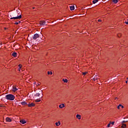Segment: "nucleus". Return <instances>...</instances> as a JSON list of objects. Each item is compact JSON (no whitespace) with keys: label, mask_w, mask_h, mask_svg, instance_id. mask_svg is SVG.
<instances>
[{"label":"nucleus","mask_w":128,"mask_h":128,"mask_svg":"<svg viewBox=\"0 0 128 128\" xmlns=\"http://www.w3.org/2000/svg\"><path fill=\"white\" fill-rule=\"evenodd\" d=\"M6 98L8 100H14V96L12 94L6 95Z\"/></svg>","instance_id":"obj_1"},{"label":"nucleus","mask_w":128,"mask_h":128,"mask_svg":"<svg viewBox=\"0 0 128 128\" xmlns=\"http://www.w3.org/2000/svg\"><path fill=\"white\" fill-rule=\"evenodd\" d=\"M42 94L41 98H42L44 96V94H42V90H40L39 92L36 93L35 94L34 96H40Z\"/></svg>","instance_id":"obj_2"},{"label":"nucleus","mask_w":128,"mask_h":128,"mask_svg":"<svg viewBox=\"0 0 128 128\" xmlns=\"http://www.w3.org/2000/svg\"><path fill=\"white\" fill-rule=\"evenodd\" d=\"M20 18H22V14L16 17L11 18L10 20H20Z\"/></svg>","instance_id":"obj_3"},{"label":"nucleus","mask_w":128,"mask_h":128,"mask_svg":"<svg viewBox=\"0 0 128 128\" xmlns=\"http://www.w3.org/2000/svg\"><path fill=\"white\" fill-rule=\"evenodd\" d=\"M39 24L40 26H46V22L44 20L40 21Z\"/></svg>","instance_id":"obj_4"},{"label":"nucleus","mask_w":128,"mask_h":128,"mask_svg":"<svg viewBox=\"0 0 128 128\" xmlns=\"http://www.w3.org/2000/svg\"><path fill=\"white\" fill-rule=\"evenodd\" d=\"M39 36H40V35H38V34H34L33 36V40H36V38H38Z\"/></svg>","instance_id":"obj_5"},{"label":"nucleus","mask_w":128,"mask_h":128,"mask_svg":"<svg viewBox=\"0 0 128 128\" xmlns=\"http://www.w3.org/2000/svg\"><path fill=\"white\" fill-rule=\"evenodd\" d=\"M20 122L22 124H26V122L24 119L20 120Z\"/></svg>","instance_id":"obj_6"},{"label":"nucleus","mask_w":128,"mask_h":128,"mask_svg":"<svg viewBox=\"0 0 128 128\" xmlns=\"http://www.w3.org/2000/svg\"><path fill=\"white\" fill-rule=\"evenodd\" d=\"M6 120L7 122H12V118L9 117H7L6 118Z\"/></svg>","instance_id":"obj_7"},{"label":"nucleus","mask_w":128,"mask_h":128,"mask_svg":"<svg viewBox=\"0 0 128 128\" xmlns=\"http://www.w3.org/2000/svg\"><path fill=\"white\" fill-rule=\"evenodd\" d=\"M18 90V88H16V86H13L12 88V92H16V90Z\"/></svg>","instance_id":"obj_8"},{"label":"nucleus","mask_w":128,"mask_h":128,"mask_svg":"<svg viewBox=\"0 0 128 128\" xmlns=\"http://www.w3.org/2000/svg\"><path fill=\"white\" fill-rule=\"evenodd\" d=\"M28 106L32 107V106H34L35 104L34 103L32 102L31 104H28Z\"/></svg>","instance_id":"obj_9"},{"label":"nucleus","mask_w":128,"mask_h":128,"mask_svg":"<svg viewBox=\"0 0 128 128\" xmlns=\"http://www.w3.org/2000/svg\"><path fill=\"white\" fill-rule=\"evenodd\" d=\"M76 118H78V120H80V118H82V116L80 114H77L76 115Z\"/></svg>","instance_id":"obj_10"},{"label":"nucleus","mask_w":128,"mask_h":128,"mask_svg":"<svg viewBox=\"0 0 128 128\" xmlns=\"http://www.w3.org/2000/svg\"><path fill=\"white\" fill-rule=\"evenodd\" d=\"M55 124L56 126H60V122L58 121V122H56Z\"/></svg>","instance_id":"obj_11"},{"label":"nucleus","mask_w":128,"mask_h":128,"mask_svg":"<svg viewBox=\"0 0 128 128\" xmlns=\"http://www.w3.org/2000/svg\"><path fill=\"white\" fill-rule=\"evenodd\" d=\"M66 106L64 105V104H60L59 105V108H64Z\"/></svg>","instance_id":"obj_12"},{"label":"nucleus","mask_w":128,"mask_h":128,"mask_svg":"<svg viewBox=\"0 0 128 128\" xmlns=\"http://www.w3.org/2000/svg\"><path fill=\"white\" fill-rule=\"evenodd\" d=\"M70 10H74V6H70Z\"/></svg>","instance_id":"obj_13"},{"label":"nucleus","mask_w":128,"mask_h":128,"mask_svg":"<svg viewBox=\"0 0 128 128\" xmlns=\"http://www.w3.org/2000/svg\"><path fill=\"white\" fill-rule=\"evenodd\" d=\"M16 54H18L16 52H14L12 54V56H14V58H16Z\"/></svg>","instance_id":"obj_14"},{"label":"nucleus","mask_w":128,"mask_h":128,"mask_svg":"<svg viewBox=\"0 0 128 128\" xmlns=\"http://www.w3.org/2000/svg\"><path fill=\"white\" fill-rule=\"evenodd\" d=\"M98 80V75H96L93 78V80L96 81Z\"/></svg>","instance_id":"obj_15"},{"label":"nucleus","mask_w":128,"mask_h":128,"mask_svg":"<svg viewBox=\"0 0 128 128\" xmlns=\"http://www.w3.org/2000/svg\"><path fill=\"white\" fill-rule=\"evenodd\" d=\"M21 104L22 106H24V104H28V103H26V102H21Z\"/></svg>","instance_id":"obj_16"},{"label":"nucleus","mask_w":128,"mask_h":128,"mask_svg":"<svg viewBox=\"0 0 128 128\" xmlns=\"http://www.w3.org/2000/svg\"><path fill=\"white\" fill-rule=\"evenodd\" d=\"M62 81L64 82H66V83H68V79H62Z\"/></svg>","instance_id":"obj_17"},{"label":"nucleus","mask_w":128,"mask_h":128,"mask_svg":"<svg viewBox=\"0 0 128 128\" xmlns=\"http://www.w3.org/2000/svg\"><path fill=\"white\" fill-rule=\"evenodd\" d=\"M34 100H35V102H40V99H36Z\"/></svg>","instance_id":"obj_18"},{"label":"nucleus","mask_w":128,"mask_h":128,"mask_svg":"<svg viewBox=\"0 0 128 128\" xmlns=\"http://www.w3.org/2000/svg\"><path fill=\"white\" fill-rule=\"evenodd\" d=\"M98 2V0H94L93 1H92V3L93 4H96V2Z\"/></svg>","instance_id":"obj_19"},{"label":"nucleus","mask_w":128,"mask_h":128,"mask_svg":"<svg viewBox=\"0 0 128 128\" xmlns=\"http://www.w3.org/2000/svg\"><path fill=\"white\" fill-rule=\"evenodd\" d=\"M126 124H122V126H121V128H126Z\"/></svg>","instance_id":"obj_20"},{"label":"nucleus","mask_w":128,"mask_h":128,"mask_svg":"<svg viewBox=\"0 0 128 128\" xmlns=\"http://www.w3.org/2000/svg\"><path fill=\"white\" fill-rule=\"evenodd\" d=\"M113 2H114V4H117L118 2V0H112Z\"/></svg>","instance_id":"obj_21"},{"label":"nucleus","mask_w":128,"mask_h":128,"mask_svg":"<svg viewBox=\"0 0 128 128\" xmlns=\"http://www.w3.org/2000/svg\"><path fill=\"white\" fill-rule=\"evenodd\" d=\"M18 66H19V68H19V72H20V68H22V64H20L18 65Z\"/></svg>","instance_id":"obj_22"},{"label":"nucleus","mask_w":128,"mask_h":128,"mask_svg":"<svg viewBox=\"0 0 128 128\" xmlns=\"http://www.w3.org/2000/svg\"><path fill=\"white\" fill-rule=\"evenodd\" d=\"M122 106V104H119V105L117 106L118 109V110H120V106Z\"/></svg>","instance_id":"obj_23"},{"label":"nucleus","mask_w":128,"mask_h":128,"mask_svg":"<svg viewBox=\"0 0 128 128\" xmlns=\"http://www.w3.org/2000/svg\"><path fill=\"white\" fill-rule=\"evenodd\" d=\"M48 74H52V72H48Z\"/></svg>","instance_id":"obj_24"},{"label":"nucleus","mask_w":128,"mask_h":128,"mask_svg":"<svg viewBox=\"0 0 128 128\" xmlns=\"http://www.w3.org/2000/svg\"><path fill=\"white\" fill-rule=\"evenodd\" d=\"M86 74H88V72H82V74H84V76H86Z\"/></svg>","instance_id":"obj_25"},{"label":"nucleus","mask_w":128,"mask_h":128,"mask_svg":"<svg viewBox=\"0 0 128 128\" xmlns=\"http://www.w3.org/2000/svg\"><path fill=\"white\" fill-rule=\"evenodd\" d=\"M110 124H112L113 126L114 124V122H110Z\"/></svg>","instance_id":"obj_26"},{"label":"nucleus","mask_w":128,"mask_h":128,"mask_svg":"<svg viewBox=\"0 0 128 128\" xmlns=\"http://www.w3.org/2000/svg\"><path fill=\"white\" fill-rule=\"evenodd\" d=\"M108 128H110V123L108 124Z\"/></svg>","instance_id":"obj_27"},{"label":"nucleus","mask_w":128,"mask_h":128,"mask_svg":"<svg viewBox=\"0 0 128 128\" xmlns=\"http://www.w3.org/2000/svg\"><path fill=\"white\" fill-rule=\"evenodd\" d=\"M128 22H125V24H128V19L127 20Z\"/></svg>","instance_id":"obj_28"},{"label":"nucleus","mask_w":128,"mask_h":128,"mask_svg":"<svg viewBox=\"0 0 128 128\" xmlns=\"http://www.w3.org/2000/svg\"><path fill=\"white\" fill-rule=\"evenodd\" d=\"M124 122H126V121L124 120V121L122 122V124H124Z\"/></svg>","instance_id":"obj_29"},{"label":"nucleus","mask_w":128,"mask_h":128,"mask_svg":"<svg viewBox=\"0 0 128 128\" xmlns=\"http://www.w3.org/2000/svg\"><path fill=\"white\" fill-rule=\"evenodd\" d=\"M15 24H18V22H15Z\"/></svg>","instance_id":"obj_30"},{"label":"nucleus","mask_w":128,"mask_h":128,"mask_svg":"<svg viewBox=\"0 0 128 128\" xmlns=\"http://www.w3.org/2000/svg\"><path fill=\"white\" fill-rule=\"evenodd\" d=\"M40 83H39V84H36V86H40Z\"/></svg>","instance_id":"obj_31"},{"label":"nucleus","mask_w":128,"mask_h":128,"mask_svg":"<svg viewBox=\"0 0 128 128\" xmlns=\"http://www.w3.org/2000/svg\"><path fill=\"white\" fill-rule=\"evenodd\" d=\"M121 108H124V106H122V105L121 104Z\"/></svg>","instance_id":"obj_32"},{"label":"nucleus","mask_w":128,"mask_h":128,"mask_svg":"<svg viewBox=\"0 0 128 128\" xmlns=\"http://www.w3.org/2000/svg\"><path fill=\"white\" fill-rule=\"evenodd\" d=\"M98 22H102V20H98Z\"/></svg>","instance_id":"obj_33"},{"label":"nucleus","mask_w":128,"mask_h":128,"mask_svg":"<svg viewBox=\"0 0 128 128\" xmlns=\"http://www.w3.org/2000/svg\"><path fill=\"white\" fill-rule=\"evenodd\" d=\"M118 97L115 98V100H117Z\"/></svg>","instance_id":"obj_34"},{"label":"nucleus","mask_w":128,"mask_h":128,"mask_svg":"<svg viewBox=\"0 0 128 128\" xmlns=\"http://www.w3.org/2000/svg\"><path fill=\"white\" fill-rule=\"evenodd\" d=\"M126 83L127 84L128 83V81H126Z\"/></svg>","instance_id":"obj_35"},{"label":"nucleus","mask_w":128,"mask_h":128,"mask_svg":"<svg viewBox=\"0 0 128 128\" xmlns=\"http://www.w3.org/2000/svg\"><path fill=\"white\" fill-rule=\"evenodd\" d=\"M34 84H36V82H34Z\"/></svg>","instance_id":"obj_36"},{"label":"nucleus","mask_w":128,"mask_h":128,"mask_svg":"<svg viewBox=\"0 0 128 128\" xmlns=\"http://www.w3.org/2000/svg\"><path fill=\"white\" fill-rule=\"evenodd\" d=\"M33 10H34V8H33Z\"/></svg>","instance_id":"obj_37"},{"label":"nucleus","mask_w":128,"mask_h":128,"mask_svg":"<svg viewBox=\"0 0 128 128\" xmlns=\"http://www.w3.org/2000/svg\"><path fill=\"white\" fill-rule=\"evenodd\" d=\"M128 82V78H127Z\"/></svg>","instance_id":"obj_38"},{"label":"nucleus","mask_w":128,"mask_h":128,"mask_svg":"<svg viewBox=\"0 0 128 128\" xmlns=\"http://www.w3.org/2000/svg\"><path fill=\"white\" fill-rule=\"evenodd\" d=\"M20 22V21H19V22Z\"/></svg>","instance_id":"obj_39"}]
</instances>
